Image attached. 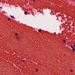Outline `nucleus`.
<instances>
[{"mask_svg":"<svg viewBox=\"0 0 75 75\" xmlns=\"http://www.w3.org/2000/svg\"><path fill=\"white\" fill-rule=\"evenodd\" d=\"M24 14H25L26 15L27 14V12L26 11L25 12Z\"/></svg>","mask_w":75,"mask_h":75,"instance_id":"nucleus-5","label":"nucleus"},{"mask_svg":"<svg viewBox=\"0 0 75 75\" xmlns=\"http://www.w3.org/2000/svg\"><path fill=\"white\" fill-rule=\"evenodd\" d=\"M35 1V0H33V1Z\"/></svg>","mask_w":75,"mask_h":75,"instance_id":"nucleus-13","label":"nucleus"},{"mask_svg":"<svg viewBox=\"0 0 75 75\" xmlns=\"http://www.w3.org/2000/svg\"><path fill=\"white\" fill-rule=\"evenodd\" d=\"M10 19H10V18H8V20H10Z\"/></svg>","mask_w":75,"mask_h":75,"instance_id":"nucleus-12","label":"nucleus"},{"mask_svg":"<svg viewBox=\"0 0 75 75\" xmlns=\"http://www.w3.org/2000/svg\"><path fill=\"white\" fill-rule=\"evenodd\" d=\"M11 18H14V17L13 16H11Z\"/></svg>","mask_w":75,"mask_h":75,"instance_id":"nucleus-3","label":"nucleus"},{"mask_svg":"<svg viewBox=\"0 0 75 75\" xmlns=\"http://www.w3.org/2000/svg\"><path fill=\"white\" fill-rule=\"evenodd\" d=\"M71 48H72L73 49L72 50L73 52H74V51L75 52V48H74V47H73L72 45H71Z\"/></svg>","mask_w":75,"mask_h":75,"instance_id":"nucleus-1","label":"nucleus"},{"mask_svg":"<svg viewBox=\"0 0 75 75\" xmlns=\"http://www.w3.org/2000/svg\"><path fill=\"white\" fill-rule=\"evenodd\" d=\"M70 72H72V70H70Z\"/></svg>","mask_w":75,"mask_h":75,"instance_id":"nucleus-11","label":"nucleus"},{"mask_svg":"<svg viewBox=\"0 0 75 75\" xmlns=\"http://www.w3.org/2000/svg\"><path fill=\"white\" fill-rule=\"evenodd\" d=\"M73 47L75 48V45H73Z\"/></svg>","mask_w":75,"mask_h":75,"instance_id":"nucleus-8","label":"nucleus"},{"mask_svg":"<svg viewBox=\"0 0 75 75\" xmlns=\"http://www.w3.org/2000/svg\"><path fill=\"white\" fill-rule=\"evenodd\" d=\"M21 61L22 62H24V61H25V60H21Z\"/></svg>","mask_w":75,"mask_h":75,"instance_id":"nucleus-4","label":"nucleus"},{"mask_svg":"<svg viewBox=\"0 0 75 75\" xmlns=\"http://www.w3.org/2000/svg\"><path fill=\"white\" fill-rule=\"evenodd\" d=\"M36 71H38V69H36Z\"/></svg>","mask_w":75,"mask_h":75,"instance_id":"nucleus-10","label":"nucleus"},{"mask_svg":"<svg viewBox=\"0 0 75 75\" xmlns=\"http://www.w3.org/2000/svg\"><path fill=\"white\" fill-rule=\"evenodd\" d=\"M62 42H64V43L66 42V41L64 40H62Z\"/></svg>","mask_w":75,"mask_h":75,"instance_id":"nucleus-2","label":"nucleus"},{"mask_svg":"<svg viewBox=\"0 0 75 75\" xmlns=\"http://www.w3.org/2000/svg\"><path fill=\"white\" fill-rule=\"evenodd\" d=\"M38 31H39L40 33L41 32V30H38Z\"/></svg>","mask_w":75,"mask_h":75,"instance_id":"nucleus-6","label":"nucleus"},{"mask_svg":"<svg viewBox=\"0 0 75 75\" xmlns=\"http://www.w3.org/2000/svg\"><path fill=\"white\" fill-rule=\"evenodd\" d=\"M16 36L18 35V34L17 33H16Z\"/></svg>","mask_w":75,"mask_h":75,"instance_id":"nucleus-9","label":"nucleus"},{"mask_svg":"<svg viewBox=\"0 0 75 75\" xmlns=\"http://www.w3.org/2000/svg\"><path fill=\"white\" fill-rule=\"evenodd\" d=\"M17 39H18V40H19V39H20V37H17Z\"/></svg>","mask_w":75,"mask_h":75,"instance_id":"nucleus-7","label":"nucleus"}]
</instances>
